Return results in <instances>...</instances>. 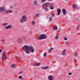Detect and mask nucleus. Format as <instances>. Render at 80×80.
Segmentation results:
<instances>
[{"instance_id":"obj_1","label":"nucleus","mask_w":80,"mask_h":80,"mask_svg":"<svg viewBox=\"0 0 80 80\" xmlns=\"http://www.w3.org/2000/svg\"><path fill=\"white\" fill-rule=\"evenodd\" d=\"M22 49L24 52L27 54H30L31 53H34V49L32 46H28L27 45L24 46L23 47Z\"/></svg>"},{"instance_id":"obj_2","label":"nucleus","mask_w":80,"mask_h":80,"mask_svg":"<svg viewBox=\"0 0 80 80\" xmlns=\"http://www.w3.org/2000/svg\"><path fill=\"white\" fill-rule=\"evenodd\" d=\"M47 36L45 34H42L38 37V39L39 40H42V39H45L47 38Z\"/></svg>"},{"instance_id":"obj_3","label":"nucleus","mask_w":80,"mask_h":80,"mask_svg":"<svg viewBox=\"0 0 80 80\" xmlns=\"http://www.w3.org/2000/svg\"><path fill=\"white\" fill-rule=\"evenodd\" d=\"M27 20V19L26 18V16H23L22 17V18L20 20V22L21 23H23V22H25Z\"/></svg>"},{"instance_id":"obj_4","label":"nucleus","mask_w":80,"mask_h":80,"mask_svg":"<svg viewBox=\"0 0 80 80\" xmlns=\"http://www.w3.org/2000/svg\"><path fill=\"white\" fill-rule=\"evenodd\" d=\"M48 5H49V3L47 2L43 4L42 5V7H43L44 9H46V8H47L48 7Z\"/></svg>"},{"instance_id":"obj_5","label":"nucleus","mask_w":80,"mask_h":80,"mask_svg":"<svg viewBox=\"0 0 80 80\" xmlns=\"http://www.w3.org/2000/svg\"><path fill=\"white\" fill-rule=\"evenodd\" d=\"M4 58H7V57L6 56V53H5V51H4L3 52V53L2 54V61H3V60H4Z\"/></svg>"},{"instance_id":"obj_6","label":"nucleus","mask_w":80,"mask_h":80,"mask_svg":"<svg viewBox=\"0 0 80 80\" xmlns=\"http://www.w3.org/2000/svg\"><path fill=\"white\" fill-rule=\"evenodd\" d=\"M62 14L63 15H66V10L64 8H63L62 9Z\"/></svg>"},{"instance_id":"obj_7","label":"nucleus","mask_w":80,"mask_h":80,"mask_svg":"<svg viewBox=\"0 0 80 80\" xmlns=\"http://www.w3.org/2000/svg\"><path fill=\"white\" fill-rule=\"evenodd\" d=\"M57 12L58 13V15H60V12H61V9H60L59 8H58L57 10Z\"/></svg>"},{"instance_id":"obj_8","label":"nucleus","mask_w":80,"mask_h":80,"mask_svg":"<svg viewBox=\"0 0 80 80\" xmlns=\"http://www.w3.org/2000/svg\"><path fill=\"white\" fill-rule=\"evenodd\" d=\"M46 18H49V22H51V21H52V17H50L49 15L47 16L46 17Z\"/></svg>"},{"instance_id":"obj_9","label":"nucleus","mask_w":80,"mask_h":80,"mask_svg":"<svg viewBox=\"0 0 80 80\" xmlns=\"http://www.w3.org/2000/svg\"><path fill=\"white\" fill-rule=\"evenodd\" d=\"M11 66L12 67V68H17V66L15 64L11 65Z\"/></svg>"},{"instance_id":"obj_10","label":"nucleus","mask_w":80,"mask_h":80,"mask_svg":"<svg viewBox=\"0 0 80 80\" xmlns=\"http://www.w3.org/2000/svg\"><path fill=\"white\" fill-rule=\"evenodd\" d=\"M48 80H53V76L51 75L48 77Z\"/></svg>"},{"instance_id":"obj_11","label":"nucleus","mask_w":80,"mask_h":80,"mask_svg":"<svg viewBox=\"0 0 80 80\" xmlns=\"http://www.w3.org/2000/svg\"><path fill=\"white\" fill-rule=\"evenodd\" d=\"M72 8L73 9H75L76 8L77 9L78 8V7L76 4H73L72 5Z\"/></svg>"},{"instance_id":"obj_12","label":"nucleus","mask_w":80,"mask_h":80,"mask_svg":"<svg viewBox=\"0 0 80 80\" xmlns=\"http://www.w3.org/2000/svg\"><path fill=\"white\" fill-rule=\"evenodd\" d=\"M65 52H66V49H64L61 53L62 55H65Z\"/></svg>"},{"instance_id":"obj_13","label":"nucleus","mask_w":80,"mask_h":80,"mask_svg":"<svg viewBox=\"0 0 80 80\" xmlns=\"http://www.w3.org/2000/svg\"><path fill=\"white\" fill-rule=\"evenodd\" d=\"M0 12H4L5 10V9L3 7H0Z\"/></svg>"},{"instance_id":"obj_14","label":"nucleus","mask_w":80,"mask_h":80,"mask_svg":"<svg viewBox=\"0 0 80 80\" xmlns=\"http://www.w3.org/2000/svg\"><path fill=\"white\" fill-rule=\"evenodd\" d=\"M12 10H9L5 12L6 14H8V13H12Z\"/></svg>"},{"instance_id":"obj_15","label":"nucleus","mask_w":80,"mask_h":80,"mask_svg":"<svg viewBox=\"0 0 80 80\" xmlns=\"http://www.w3.org/2000/svg\"><path fill=\"white\" fill-rule=\"evenodd\" d=\"M34 65L35 66H38L40 65V63L39 62H36L34 63Z\"/></svg>"},{"instance_id":"obj_16","label":"nucleus","mask_w":80,"mask_h":80,"mask_svg":"<svg viewBox=\"0 0 80 80\" xmlns=\"http://www.w3.org/2000/svg\"><path fill=\"white\" fill-rule=\"evenodd\" d=\"M53 30H57V26L55 25L53 27Z\"/></svg>"},{"instance_id":"obj_17","label":"nucleus","mask_w":80,"mask_h":80,"mask_svg":"<svg viewBox=\"0 0 80 80\" xmlns=\"http://www.w3.org/2000/svg\"><path fill=\"white\" fill-rule=\"evenodd\" d=\"M12 27L11 25H8V26L6 27V29H8V28H11Z\"/></svg>"},{"instance_id":"obj_18","label":"nucleus","mask_w":80,"mask_h":80,"mask_svg":"<svg viewBox=\"0 0 80 80\" xmlns=\"http://www.w3.org/2000/svg\"><path fill=\"white\" fill-rule=\"evenodd\" d=\"M33 3L34 5H37V4H38L37 2L35 1L33 2Z\"/></svg>"},{"instance_id":"obj_19","label":"nucleus","mask_w":80,"mask_h":80,"mask_svg":"<svg viewBox=\"0 0 80 80\" xmlns=\"http://www.w3.org/2000/svg\"><path fill=\"white\" fill-rule=\"evenodd\" d=\"M8 24V23H4L2 24V25H3V26H6V25H7Z\"/></svg>"},{"instance_id":"obj_20","label":"nucleus","mask_w":80,"mask_h":80,"mask_svg":"<svg viewBox=\"0 0 80 80\" xmlns=\"http://www.w3.org/2000/svg\"><path fill=\"white\" fill-rule=\"evenodd\" d=\"M42 69H47L48 68V67L46 66V67H44L42 68Z\"/></svg>"},{"instance_id":"obj_21","label":"nucleus","mask_w":80,"mask_h":80,"mask_svg":"<svg viewBox=\"0 0 80 80\" xmlns=\"http://www.w3.org/2000/svg\"><path fill=\"white\" fill-rule=\"evenodd\" d=\"M32 25H34L35 24V22L34 21H32Z\"/></svg>"},{"instance_id":"obj_22","label":"nucleus","mask_w":80,"mask_h":80,"mask_svg":"<svg viewBox=\"0 0 80 80\" xmlns=\"http://www.w3.org/2000/svg\"><path fill=\"white\" fill-rule=\"evenodd\" d=\"M50 8L51 9V10H53V9H54V8L52 6H50Z\"/></svg>"},{"instance_id":"obj_23","label":"nucleus","mask_w":80,"mask_h":80,"mask_svg":"<svg viewBox=\"0 0 80 80\" xmlns=\"http://www.w3.org/2000/svg\"><path fill=\"white\" fill-rule=\"evenodd\" d=\"M52 5H53V4L52 3H51L49 5V7H52Z\"/></svg>"},{"instance_id":"obj_24","label":"nucleus","mask_w":80,"mask_h":80,"mask_svg":"<svg viewBox=\"0 0 80 80\" xmlns=\"http://www.w3.org/2000/svg\"><path fill=\"white\" fill-rule=\"evenodd\" d=\"M19 78H20V79H22V76H19Z\"/></svg>"},{"instance_id":"obj_25","label":"nucleus","mask_w":80,"mask_h":80,"mask_svg":"<svg viewBox=\"0 0 80 80\" xmlns=\"http://www.w3.org/2000/svg\"><path fill=\"white\" fill-rule=\"evenodd\" d=\"M78 54H77L76 52H75L74 53V56H77Z\"/></svg>"},{"instance_id":"obj_26","label":"nucleus","mask_w":80,"mask_h":80,"mask_svg":"<svg viewBox=\"0 0 80 80\" xmlns=\"http://www.w3.org/2000/svg\"><path fill=\"white\" fill-rule=\"evenodd\" d=\"M39 16V13H37L36 15V17H38V16Z\"/></svg>"},{"instance_id":"obj_27","label":"nucleus","mask_w":80,"mask_h":80,"mask_svg":"<svg viewBox=\"0 0 80 80\" xmlns=\"http://www.w3.org/2000/svg\"><path fill=\"white\" fill-rule=\"evenodd\" d=\"M21 73H23V72L21 71L18 72V74H21Z\"/></svg>"},{"instance_id":"obj_28","label":"nucleus","mask_w":80,"mask_h":80,"mask_svg":"<svg viewBox=\"0 0 80 80\" xmlns=\"http://www.w3.org/2000/svg\"><path fill=\"white\" fill-rule=\"evenodd\" d=\"M46 55H47V54L46 53H44L43 56H44V57H46Z\"/></svg>"},{"instance_id":"obj_29","label":"nucleus","mask_w":80,"mask_h":80,"mask_svg":"<svg viewBox=\"0 0 80 80\" xmlns=\"http://www.w3.org/2000/svg\"><path fill=\"white\" fill-rule=\"evenodd\" d=\"M64 40H67V37H65L64 38Z\"/></svg>"},{"instance_id":"obj_30","label":"nucleus","mask_w":80,"mask_h":80,"mask_svg":"<svg viewBox=\"0 0 80 80\" xmlns=\"http://www.w3.org/2000/svg\"><path fill=\"white\" fill-rule=\"evenodd\" d=\"M55 39H58V36H56L55 37Z\"/></svg>"},{"instance_id":"obj_31","label":"nucleus","mask_w":80,"mask_h":80,"mask_svg":"<svg viewBox=\"0 0 80 80\" xmlns=\"http://www.w3.org/2000/svg\"><path fill=\"white\" fill-rule=\"evenodd\" d=\"M44 10H46V11H48V9L47 8H46L45 9H44Z\"/></svg>"},{"instance_id":"obj_32","label":"nucleus","mask_w":80,"mask_h":80,"mask_svg":"<svg viewBox=\"0 0 80 80\" xmlns=\"http://www.w3.org/2000/svg\"><path fill=\"white\" fill-rule=\"evenodd\" d=\"M5 41H6V40H5V39H2V41L3 42H5Z\"/></svg>"},{"instance_id":"obj_33","label":"nucleus","mask_w":80,"mask_h":80,"mask_svg":"<svg viewBox=\"0 0 80 80\" xmlns=\"http://www.w3.org/2000/svg\"><path fill=\"white\" fill-rule=\"evenodd\" d=\"M68 74L69 75H72V73L71 72H69L68 73Z\"/></svg>"},{"instance_id":"obj_34","label":"nucleus","mask_w":80,"mask_h":80,"mask_svg":"<svg viewBox=\"0 0 80 80\" xmlns=\"http://www.w3.org/2000/svg\"><path fill=\"white\" fill-rule=\"evenodd\" d=\"M42 2H45L46 1V0H42Z\"/></svg>"},{"instance_id":"obj_35","label":"nucleus","mask_w":80,"mask_h":80,"mask_svg":"<svg viewBox=\"0 0 80 80\" xmlns=\"http://www.w3.org/2000/svg\"><path fill=\"white\" fill-rule=\"evenodd\" d=\"M51 51H52V50L50 49H49L48 51L50 52H51Z\"/></svg>"},{"instance_id":"obj_36","label":"nucleus","mask_w":80,"mask_h":80,"mask_svg":"<svg viewBox=\"0 0 80 80\" xmlns=\"http://www.w3.org/2000/svg\"><path fill=\"white\" fill-rule=\"evenodd\" d=\"M54 13H53V14H52V17H54Z\"/></svg>"},{"instance_id":"obj_37","label":"nucleus","mask_w":80,"mask_h":80,"mask_svg":"<svg viewBox=\"0 0 80 80\" xmlns=\"http://www.w3.org/2000/svg\"><path fill=\"white\" fill-rule=\"evenodd\" d=\"M66 43L67 45H68V42H66Z\"/></svg>"},{"instance_id":"obj_38","label":"nucleus","mask_w":80,"mask_h":80,"mask_svg":"<svg viewBox=\"0 0 80 80\" xmlns=\"http://www.w3.org/2000/svg\"><path fill=\"white\" fill-rule=\"evenodd\" d=\"M2 52V50L0 49V53H1V52Z\"/></svg>"},{"instance_id":"obj_39","label":"nucleus","mask_w":80,"mask_h":80,"mask_svg":"<svg viewBox=\"0 0 80 80\" xmlns=\"http://www.w3.org/2000/svg\"><path fill=\"white\" fill-rule=\"evenodd\" d=\"M51 50H53V48H52L50 49Z\"/></svg>"},{"instance_id":"obj_40","label":"nucleus","mask_w":80,"mask_h":80,"mask_svg":"<svg viewBox=\"0 0 80 80\" xmlns=\"http://www.w3.org/2000/svg\"><path fill=\"white\" fill-rule=\"evenodd\" d=\"M53 0H48V1H53Z\"/></svg>"},{"instance_id":"obj_41","label":"nucleus","mask_w":80,"mask_h":80,"mask_svg":"<svg viewBox=\"0 0 80 80\" xmlns=\"http://www.w3.org/2000/svg\"><path fill=\"white\" fill-rule=\"evenodd\" d=\"M66 0V1H67V0Z\"/></svg>"}]
</instances>
